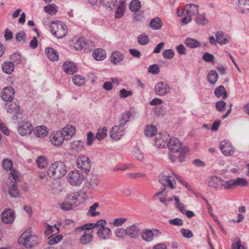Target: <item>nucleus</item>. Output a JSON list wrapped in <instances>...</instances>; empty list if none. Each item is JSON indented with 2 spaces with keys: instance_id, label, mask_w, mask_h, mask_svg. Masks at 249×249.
I'll return each mask as SVG.
<instances>
[{
  "instance_id": "nucleus-1",
  "label": "nucleus",
  "mask_w": 249,
  "mask_h": 249,
  "mask_svg": "<svg viewBox=\"0 0 249 249\" xmlns=\"http://www.w3.org/2000/svg\"><path fill=\"white\" fill-rule=\"evenodd\" d=\"M66 173V166L61 161H56L52 163L47 171L48 176L54 179L62 178Z\"/></svg>"
},
{
  "instance_id": "nucleus-2",
  "label": "nucleus",
  "mask_w": 249,
  "mask_h": 249,
  "mask_svg": "<svg viewBox=\"0 0 249 249\" xmlns=\"http://www.w3.org/2000/svg\"><path fill=\"white\" fill-rule=\"evenodd\" d=\"M18 242L20 245H23L26 248L32 249L37 246L39 243V239L37 236L31 234L26 231L21 234Z\"/></svg>"
},
{
  "instance_id": "nucleus-3",
  "label": "nucleus",
  "mask_w": 249,
  "mask_h": 249,
  "mask_svg": "<svg viewBox=\"0 0 249 249\" xmlns=\"http://www.w3.org/2000/svg\"><path fill=\"white\" fill-rule=\"evenodd\" d=\"M51 33L57 38H61L67 33V26L61 21H53L50 26Z\"/></svg>"
},
{
  "instance_id": "nucleus-4",
  "label": "nucleus",
  "mask_w": 249,
  "mask_h": 249,
  "mask_svg": "<svg viewBox=\"0 0 249 249\" xmlns=\"http://www.w3.org/2000/svg\"><path fill=\"white\" fill-rule=\"evenodd\" d=\"M5 107L8 113L13 114L12 119L14 120H17L21 114L19 106L12 100L6 102Z\"/></svg>"
},
{
  "instance_id": "nucleus-5",
  "label": "nucleus",
  "mask_w": 249,
  "mask_h": 249,
  "mask_svg": "<svg viewBox=\"0 0 249 249\" xmlns=\"http://www.w3.org/2000/svg\"><path fill=\"white\" fill-rule=\"evenodd\" d=\"M68 180L71 185L73 186L79 185L84 179L83 173L78 170L70 172L68 176Z\"/></svg>"
},
{
  "instance_id": "nucleus-6",
  "label": "nucleus",
  "mask_w": 249,
  "mask_h": 249,
  "mask_svg": "<svg viewBox=\"0 0 249 249\" xmlns=\"http://www.w3.org/2000/svg\"><path fill=\"white\" fill-rule=\"evenodd\" d=\"M76 164L77 167L84 172H88L90 170V161L87 156H79L76 160Z\"/></svg>"
},
{
  "instance_id": "nucleus-7",
  "label": "nucleus",
  "mask_w": 249,
  "mask_h": 249,
  "mask_svg": "<svg viewBox=\"0 0 249 249\" xmlns=\"http://www.w3.org/2000/svg\"><path fill=\"white\" fill-rule=\"evenodd\" d=\"M2 165L5 170H10V176L9 179L12 181V179L15 180H18V172L15 169L12 168L13 163L11 160L4 159L2 162Z\"/></svg>"
},
{
  "instance_id": "nucleus-8",
  "label": "nucleus",
  "mask_w": 249,
  "mask_h": 249,
  "mask_svg": "<svg viewBox=\"0 0 249 249\" xmlns=\"http://www.w3.org/2000/svg\"><path fill=\"white\" fill-rule=\"evenodd\" d=\"M140 234L143 240L146 242H151L153 240L154 235L161 234V232L158 229H152L150 230L146 229L142 231Z\"/></svg>"
},
{
  "instance_id": "nucleus-9",
  "label": "nucleus",
  "mask_w": 249,
  "mask_h": 249,
  "mask_svg": "<svg viewBox=\"0 0 249 249\" xmlns=\"http://www.w3.org/2000/svg\"><path fill=\"white\" fill-rule=\"evenodd\" d=\"M169 137V135L165 131L160 133L155 139L156 145L160 148L165 147L168 144Z\"/></svg>"
},
{
  "instance_id": "nucleus-10",
  "label": "nucleus",
  "mask_w": 249,
  "mask_h": 249,
  "mask_svg": "<svg viewBox=\"0 0 249 249\" xmlns=\"http://www.w3.org/2000/svg\"><path fill=\"white\" fill-rule=\"evenodd\" d=\"M170 90L169 85L163 82H159L155 86V91L159 96L165 95L170 92Z\"/></svg>"
},
{
  "instance_id": "nucleus-11",
  "label": "nucleus",
  "mask_w": 249,
  "mask_h": 249,
  "mask_svg": "<svg viewBox=\"0 0 249 249\" xmlns=\"http://www.w3.org/2000/svg\"><path fill=\"white\" fill-rule=\"evenodd\" d=\"M33 130V126L29 122L22 123L18 126V133L21 136L30 135Z\"/></svg>"
},
{
  "instance_id": "nucleus-12",
  "label": "nucleus",
  "mask_w": 249,
  "mask_h": 249,
  "mask_svg": "<svg viewBox=\"0 0 249 249\" xmlns=\"http://www.w3.org/2000/svg\"><path fill=\"white\" fill-rule=\"evenodd\" d=\"M15 93V89L12 87H7L2 90L1 98L5 102L12 101L14 97Z\"/></svg>"
},
{
  "instance_id": "nucleus-13",
  "label": "nucleus",
  "mask_w": 249,
  "mask_h": 249,
  "mask_svg": "<svg viewBox=\"0 0 249 249\" xmlns=\"http://www.w3.org/2000/svg\"><path fill=\"white\" fill-rule=\"evenodd\" d=\"M167 146L170 151L172 153H176L179 151L182 146V143L177 138H170L169 141L167 144Z\"/></svg>"
},
{
  "instance_id": "nucleus-14",
  "label": "nucleus",
  "mask_w": 249,
  "mask_h": 249,
  "mask_svg": "<svg viewBox=\"0 0 249 249\" xmlns=\"http://www.w3.org/2000/svg\"><path fill=\"white\" fill-rule=\"evenodd\" d=\"M220 149L222 153L225 156L232 155L235 152V149L231 143L225 141L221 142Z\"/></svg>"
},
{
  "instance_id": "nucleus-15",
  "label": "nucleus",
  "mask_w": 249,
  "mask_h": 249,
  "mask_svg": "<svg viewBox=\"0 0 249 249\" xmlns=\"http://www.w3.org/2000/svg\"><path fill=\"white\" fill-rule=\"evenodd\" d=\"M223 32L219 31L216 32L215 36V39L213 36H211L209 37L210 43L212 45H215L216 43L220 45H224L229 42V40L227 37H224L223 40H220L219 37L222 36Z\"/></svg>"
},
{
  "instance_id": "nucleus-16",
  "label": "nucleus",
  "mask_w": 249,
  "mask_h": 249,
  "mask_svg": "<svg viewBox=\"0 0 249 249\" xmlns=\"http://www.w3.org/2000/svg\"><path fill=\"white\" fill-rule=\"evenodd\" d=\"M124 134V128L118 125L114 126L111 129L109 136L113 140H119Z\"/></svg>"
},
{
  "instance_id": "nucleus-17",
  "label": "nucleus",
  "mask_w": 249,
  "mask_h": 249,
  "mask_svg": "<svg viewBox=\"0 0 249 249\" xmlns=\"http://www.w3.org/2000/svg\"><path fill=\"white\" fill-rule=\"evenodd\" d=\"M1 218L4 223H11L15 219V213L11 209L5 210L2 213Z\"/></svg>"
},
{
  "instance_id": "nucleus-18",
  "label": "nucleus",
  "mask_w": 249,
  "mask_h": 249,
  "mask_svg": "<svg viewBox=\"0 0 249 249\" xmlns=\"http://www.w3.org/2000/svg\"><path fill=\"white\" fill-rule=\"evenodd\" d=\"M126 229L127 235L131 238H138L141 233L138 225L136 224L127 227Z\"/></svg>"
},
{
  "instance_id": "nucleus-19",
  "label": "nucleus",
  "mask_w": 249,
  "mask_h": 249,
  "mask_svg": "<svg viewBox=\"0 0 249 249\" xmlns=\"http://www.w3.org/2000/svg\"><path fill=\"white\" fill-rule=\"evenodd\" d=\"M65 139L60 131L53 133L50 136V141L56 146L60 145L63 143Z\"/></svg>"
},
{
  "instance_id": "nucleus-20",
  "label": "nucleus",
  "mask_w": 249,
  "mask_h": 249,
  "mask_svg": "<svg viewBox=\"0 0 249 249\" xmlns=\"http://www.w3.org/2000/svg\"><path fill=\"white\" fill-rule=\"evenodd\" d=\"M97 234L100 239L107 240L110 238L111 235V231L109 228L102 226L98 229Z\"/></svg>"
},
{
  "instance_id": "nucleus-21",
  "label": "nucleus",
  "mask_w": 249,
  "mask_h": 249,
  "mask_svg": "<svg viewBox=\"0 0 249 249\" xmlns=\"http://www.w3.org/2000/svg\"><path fill=\"white\" fill-rule=\"evenodd\" d=\"M237 10L241 14L249 11V0H237Z\"/></svg>"
},
{
  "instance_id": "nucleus-22",
  "label": "nucleus",
  "mask_w": 249,
  "mask_h": 249,
  "mask_svg": "<svg viewBox=\"0 0 249 249\" xmlns=\"http://www.w3.org/2000/svg\"><path fill=\"white\" fill-rule=\"evenodd\" d=\"M64 71L68 74H73L77 71V68L73 62H65L62 66Z\"/></svg>"
},
{
  "instance_id": "nucleus-23",
  "label": "nucleus",
  "mask_w": 249,
  "mask_h": 249,
  "mask_svg": "<svg viewBox=\"0 0 249 249\" xmlns=\"http://www.w3.org/2000/svg\"><path fill=\"white\" fill-rule=\"evenodd\" d=\"M60 132L65 140H69L74 134L75 129L72 126L67 125L64 127Z\"/></svg>"
},
{
  "instance_id": "nucleus-24",
  "label": "nucleus",
  "mask_w": 249,
  "mask_h": 249,
  "mask_svg": "<svg viewBox=\"0 0 249 249\" xmlns=\"http://www.w3.org/2000/svg\"><path fill=\"white\" fill-rule=\"evenodd\" d=\"M124 59V55L119 51L113 52L110 56V62L112 64L116 65L122 62Z\"/></svg>"
},
{
  "instance_id": "nucleus-25",
  "label": "nucleus",
  "mask_w": 249,
  "mask_h": 249,
  "mask_svg": "<svg viewBox=\"0 0 249 249\" xmlns=\"http://www.w3.org/2000/svg\"><path fill=\"white\" fill-rule=\"evenodd\" d=\"M45 53L47 57L51 61H57L58 60V53L54 49L48 47L45 49Z\"/></svg>"
},
{
  "instance_id": "nucleus-26",
  "label": "nucleus",
  "mask_w": 249,
  "mask_h": 249,
  "mask_svg": "<svg viewBox=\"0 0 249 249\" xmlns=\"http://www.w3.org/2000/svg\"><path fill=\"white\" fill-rule=\"evenodd\" d=\"M99 184V179L96 175H92L91 177L87 179L85 185L89 189L94 188L97 187Z\"/></svg>"
},
{
  "instance_id": "nucleus-27",
  "label": "nucleus",
  "mask_w": 249,
  "mask_h": 249,
  "mask_svg": "<svg viewBox=\"0 0 249 249\" xmlns=\"http://www.w3.org/2000/svg\"><path fill=\"white\" fill-rule=\"evenodd\" d=\"M106 56V52L100 48L95 49L92 52V56L97 61L104 60Z\"/></svg>"
},
{
  "instance_id": "nucleus-28",
  "label": "nucleus",
  "mask_w": 249,
  "mask_h": 249,
  "mask_svg": "<svg viewBox=\"0 0 249 249\" xmlns=\"http://www.w3.org/2000/svg\"><path fill=\"white\" fill-rule=\"evenodd\" d=\"M34 134L37 137L43 138L48 134L47 128L45 126H38L35 128Z\"/></svg>"
},
{
  "instance_id": "nucleus-29",
  "label": "nucleus",
  "mask_w": 249,
  "mask_h": 249,
  "mask_svg": "<svg viewBox=\"0 0 249 249\" xmlns=\"http://www.w3.org/2000/svg\"><path fill=\"white\" fill-rule=\"evenodd\" d=\"M162 22L159 17L152 19L149 23V26L153 30H160L162 26Z\"/></svg>"
},
{
  "instance_id": "nucleus-30",
  "label": "nucleus",
  "mask_w": 249,
  "mask_h": 249,
  "mask_svg": "<svg viewBox=\"0 0 249 249\" xmlns=\"http://www.w3.org/2000/svg\"><path fill=\"white\" fill-rule=\"evenodd\" d=\"M186 14L189 15L194 16L198 13V6L195 4H189L185 6Z\"/></svg>"
},
{
  "instance_id": "nucleus-31",
  "label": "nucleus",
  "mask_w": 249,
  "mask_h": 249,
  "mask_svg": "<svg viewBox=\"0 0 249 249\" xmlns=\"http://www.w3.org/2000/svg\"><path fill=\"white\" fill-rule=\"evenodd\" d=\"M18 180H14L12 182H13L12 186L9 188L8 194L11 197L16 198L18 197L19 196V192L18 189V185L17 184V181Z\"/></svg>"
},
{
  "instance_id": "nucleus-32",
  "label": "nucleus",
  "mask_w": 249,
  "mask_h": 249,
  "mask_svg": "<svg viewBox=\"0 0 249 249\" xmlns=\"http://www.w3.org/2000/svg\"><path fill=\"white\" fill-rule=\"evenodd\" d=\"M214 93L215 95L218 97H222L223 99H225L228 97V93L224 87L220 85L217 87L214 90Z\"/></svg>"
},
{
  "instance_id": "nucleus-33",
  "label": "nucleus",
  "mask_w": 249,
  "mask_h": 249,
  "mask_svg": "<svg viewBox=\"0 0 249 249\" xmlns=\"http://www.w3.org/2000/svg\"><path fill=\"white\" fill-rule=\"evenodd\" d=\"M15 65L11 61L5 62L2 64V69L4 72L11 74L14 70Z\"/></svg>"
},
{
  "instance_id": "nucleus-34",
  "label": "nucleus",
  "mask_w": 249,
  "mask_h": 249,
  "mask_svg": "<svg viewBox=\"0 0 249 249\" xmlns=\"http://www.w3.org/2000/svg\"><path fill=\"white\" fill-rule=\"evenodd\" d=\"M185 45L191 48H196L201 46V43L198 40L188 37L185 40Z\"/></svg>"
},
{
  "instance_id": "nucleus-35",
  "label": "nucleus",
  "mask_w": 249,
  "mask_h": 249,
  "mask_svg": "<svg viewBox=\"0 0 249 249\" xmlns=\"http://www.w3.org/2000/svg\"><path fill=\"white\" fill-rule=\"evenodd\" d=\"M222 179L216 176L212 177L209 180L208 184L209 187L217 188L218 183H221Z\"/></svg>"
},
{
  "instance_id": "nucleus-36",
  "label": "nucleus",
  "mask_w": 249,
  "mask_h": 249,
  "mask_svg": "<svg viewBox=\"0 0 249 249\" xmlns=\"http://www.w3.org/2000/svg\"><path fill=\"white\" fill-rule=\"evenodd\" d=\"M130 116L131 114L128 112L122 113L119 118L118 125L124 127V125L128 121Z\"/></svg>"
},
{
  "instance_id": "nucleus-37",
  "label": "nucleus",
  "mask_w": 249,
  "mask_h": 249,
  "mask_svg": "<svg viewBox=\"0 0 249 249\" xmlns=\"http://www.w3.org/2000/svg\"><path fill=\"white\" fill-rule=\"evenodd\" d=\"M129 9L132 12H137L141 7V3L139 0H132L129 5Z\"/></svg>"
},
{
  "instance_id": "nucleus-38",
  "label": "nucleus",
  "mask_w": 249,
  "mask_h": 249,
  "mask_svg": "<svg viewBox=\"0 0 249 249\" xmlns=\"http://www.w3.org/2000/svg\"><path fill=\"white\" fill-rule=\"evenodd\" d=\"M207 79L210 83L214 84L218 79V75L215 71H210L207 74Z\"/></svg>"
},
{
  "instance_id": "nucleus-39",
  "label": "nucleus",
  "mask_w": 249,
  "mask_h": 249,
  "mask_svg": "<svg viewBox=\"0 0 249 249\" xmlns=\"http://www.w3.org/2000/svg\"><path fill=\"white\" fill-rule=\"evenodd\" d=\"M92 237L91 233L84 231L80 238V242L83 245H87L91 241Z\"/></svg>"
},
{
  "instance_id": "nucleus-40",
  "label": "nucleus",
  "mask_w": 249,
  "mask_h": 249,
  "mask_svg": "<svg viewBox=\"0 0 249 249\" xmlns=\"http://www.w3.org/2000/svg\"><path fill=\"white\" fill-rule=\"evenodd\" d=\"M145 134L147 137H153L157 133L156 127L153 125H148L144 131Z\"/></svg>"
},
{
  "instance_id": "nucleus-41",
  "label": "nucleus",
  "mask_w": 249,
  "mask_h": 249,
  "mask_svg": "<svg viewBox=\"0 0 249 249\" xmlns=\"http://www.w3.org/2000/svg\"><path fill=\"white\" fill-rule=\"evenodd\" d=\"M47 228L44 231L46 236L49 235L51 233H54V234H56L59 232V229L56 225L54 224L53 226L47 224Z\"/></svg>"
},
{
  "instance_id": "nucleus-42",
  "label": "nucleus",
  "mask_w": 249,
  "mask_h": 249,
  "mask_svg": "<svg viewBox=\"0 0 249 249\" xmlns=\"http://www.w3.org/2000/svg\"><path fill=\"white\" fill-rule=\"evenodd\" d=\"M99 205L98 203H95L89 208V209L87 212V215L92 217H94L97 215L100 214V213L99 212H96V209L99 207Z\"/></svg>"
},
{
  "instance_id": "nucleus-43",
  "label": "nucleus",
  "mask_w": 249,
  "mask_h": 249,
  "mask_svg": "<svg viewBox=\"0 0 249 249\" xmlns=\"http://www.w3.org/2000/svg\"><path fill=\"white\" fill-rule=\"evenodd\" d=\"M87 46V42H85V39L84 38H79L74 44V47L77 50H81L86 48Z\"/></svg>"
},
{
  "instance_id": "nucleus-44",
  "label": "nucleus",
  "mask_w": 249,
  "mask_h": 249,
  "mask_svg": "<svg viewBox=\"0 0 249 249\" xmlns=\"http://www.w3.org/2000/svg\"><path fill=\"white\" fill-rule=\"evenodd\" d=\"M49 241L48 244L49 245H53L59 243L63 239V236L61 234H58L55 236L53 235L48 237Z\"/></svg>"
},
{
  "instance_id": "nucleus-45",
  "label": "nucleus",
  "mask_w": 249,
  "mask_h": 249,
  "mask_svg": "<svg viewBox=\"0 0 249 249\" xmlns=\"http://www.w3.org/2000/svg\"><path fill=\"white\" fill-rule=\"evenodd\" d=\"M84 146V142L82 140L75 141L71 143V148L77 151H81Z\"/></svg>"
},
{
  "instance_id": "nucleus-46",
  "label": "nucleus",
  "mask_w": 249,
  "mask_h": 249,
  "mask_svg": "<svg viewBox=\"0 0 249 249\" xmlns=\"http://www.w3.org/2000/svg\"><path fill=\"white\" fill-rule=\"evenodd\" d=\"M57 6L55 4H50L49 5H47L44 6V10L47 13L51 15H55L57 12Z\"/></svg>"
},
{
  "instance_id": "nucleus-47",
  "label": "nucleus",
  "mask_w": 249,
  "mask_h": 249,
  "mask_svg": "<svg viewBox=\"0 0 249 249\" xmlns=\"http://www.w3.org/2000/svg\"><path fill=\"white\" fill-rule=\"evenodd\" d=\"M38 166L40 168H45L48 164V161L45 157L39 156L36 160Z\"/></svg>"
},
{
  "instance_id": "nucleus-48",
  "label": "nucleus",
  "mask_w": 249,
  "mask_h": 249,
  "mask_svg": "<svg viewBox=\"0 0 249 249\" xmlns=\"http://www.w3.org/2000/svg\"><path fill=\"white\" fill-rule=\"evenodd\" d=\"M220 185L222 186L225 190L232 189L234 187L233 179L228 181H225L222 179Z\"/></svg>"
},
{
  "instance_id": "nucleus-49",
  "label": "nucleus",
  "mask_w": 249,
  "mask_h": 249,
  "mask_svg": "<svg viewBox=\"0 0 249 249\" xmlns=\"http://www.w3.org/2000/svg\"><path fill=\"white\" fill-rule=\"evenodd\" d=\"M79 196V195L77 193H72L68 195L66 198L67 201L72 203L73 206H77L76 202H77L78 198Z\"/></svg>"
},
{
  "instance_id": "nucleus-50",
  "label": "nucleus",
  "mask_w": 249,
  "mask_h": 249,
  "mask_svg": "<svg viewBox=\"0 0 249 249\" xmlns=\"http://www.w3.org/2000/svg\"><path fill=\"white\" fill-rule=\"evenodd\" d=\"M195 21L197 24L201 25H206L208 23V21L205 17V14L200 15L196 17L195 19Z\"/></svg>"
},
{
  "instance_id": "nucleus-51",
  "label": "nucleus",
  "mask_w": 249,
  "mask_h": 249,
  "mask_svg": "<svg viewBox=\"0 0 249 249\" xmlns=\"http://www.w3.org/2000/svg\"><path fill=\"white\" fill-rule=\"evenodd\" d=\"M138 42L139 44L144 45L147 44L149 42V37L145 34L140 35L138 37Z\"/></svg>"
},
{
  "instance_id": "nucleus-52",
  "label": "nucleus",
  "mask_w": 249,
  "mask_h": 249,
  "mask_svg": "<svg viewBox=\"0 0 249 249\" xmlns=\"http://www.w3.org/2000/svg\"><path fill=\"white\" fill-rule=\"evenodd\" d=\"M21 57L20 53H14L11 56L10 59L15 65H18L21 62Z\"/></svg>"
},
{
  "instance_id": "nucleus-53",
  "label": "nucleus",
  "mask_w": 249,
  "mask_h": 249,
  "mask_svg": "<svg viewBox=\"0 0 249 249\" xmlns=\"http://www.w3.org/2000/svg\"><path fill=\"white\" fill-rule=\"evenodd\" d=\"M170 177L169 174L167 173V171H163L161 173H160L159 176V182L163 184H166V181L167 179Z\"/></svg>"
},
{
  "instance_id": "nucleus-54",
  "label": "nucleus",
  "mask_w": 249,
  "mask_h": 249,
  "mask_svg": "<svg viewBox=\"0 0 249 249\" xmlns=\"http://www.w3.org/2000/svg\"><path fill=\"white\" fill-rule=\"evenodd\" d=\"M72 81L74 84L78 86H81L85 83V79L82 76L79 75H75L73 76Z\"/></svg>"
},
{
  "instance_id": "nucleus-55",
  "label": "nucleus",
  "mask_w": 249,
  "mask_h": 249,
  "mask_svg": "<svg viewBox=\"0 0 249 249\" xmlns=\"http://www.w3.org/2000/svg\"><path fill=\"white\" fill-rule=\"evenodd\" d=\"M107 129L106 127L98 129L96 135V138L99 141L104 139L107 136Z\"/></svg>"
},
{
  "instance_id": "nucleus-56",
  "label": "nucleus",
  "mask_w": 249,
  "mask_h": 249,
  "mask_svg": "<svg viewBox=\"0 0 249 249\" xmlns=\"http://www.w3.org/2000/svg\"><path fill=\"white\" fill-rule=\"evenodd\" d=\"M93 223H88L84 225H83L81 227H77L75 229V231L76 232H79L81 231H86L85 230H89L93 229Z\"/></svg>"
},
{
  "instance_id": "nucleus-57",
  "label": "nucleus",
  "mask_w": 249,
  "mask_h": 249,
  "mask_svg": "<svg viewBox=\"0 0 249 249\" xmlns=\"http://www.w3.org/2000/svg\"><path fill=\"white\" fill-rule=\"evenodd\" d=\"M16 40L17 42L22 41L23 42L26 41V35L23 31L17 33L15 36Z\"/></svg>"
},
{
  "instance_id": "nucleus-58",
  "label": "nucleus",
  "mask_w": 249,
  "mask_h": 249,
  "mask_svg": "<svg viewBox=\"0 0 249 249\" xmlns=\"http://www.w3.org/2000/svg\"><path fill=\"white\" fill-rule=\"evenodd\" d=\"M234 187L235 186H245L248 184V181L246 179L237 178L236 179H233Z\"/></svg>"
},
{
  "instance_id": "nucleus-59",
  "label": "nucleus",
  "mask_w": 249,
  "mask_h": 249,
  "mask_svg": "<svg viewBox=\"0 0 249 249\" xmlns=\"http://www.w3.org/2000/svg\"><path fill=\"white\" fill-rule=\"evenodd\" d=\"M174 55V51L172 49H165L162 52V56L166 59H171Z\"/></svg>"
},
{
  "instance_id": "nucleus-60",
  "label": "nucleus",
  "mask_w": 249,
  "mask_h": 249,
  "mask_svg": "<svg viewBox=\"0 0 249 249\" xmlns=\"http://www.w3.org/2000/svg\"><path fill=\"white\" fill-rule=\"evenodd\" d=\"M107 4L102 3V5L105 7L107 9H108V10L111 11L113 9H115L117 7V0H113V1H111L110 0H107Z\"/></svg>"
},
{
  "instance_id": "nucleus-61",
  "label": "nucleus",
  "mask_w": 249,
  "mask_h": 249,
  "mask_svg": "<svg viewBox=\"0 0 249 249\" xmlns=\"http://www.w3.org/2000/svg\"><path fill=\"white\" fill-rule=\"evenodd\" d=\"M74 206L72 205V203L69 201H67V199H66L65 201L62 203L61 204V209L63 210L68 211L71 210L72 209Z\"/></svg>"
},
{
  "instance_id": "nucleus-62",
  "label": "nucleus",
  "mask_w": 249,
  "mask_h": 249,
  "mask_svg": "<svg viewBox=\"0 0 249 249\" xmlns=\"http://www.w3.org/2000/svg\"><path fill=\"white\" fill-rule=\"evenodd\" d=\"M174 200L175 201V205L178 210L183 213L185 212L184 205V204L179 202V198L178 196H174Z\"/></svg>"
},
{
  "instance_id": "nucleus-63",
  "label": "nucleus",
  "mask_w": 249,
  "mask_h": 249,
  "mask_svg": "<svg viewBox=\"0 0 249 249\" xmlns=\"http://www.w3.org/2000/svg\"><path fill=\"white\" fill-rule=\"evenodd\" d=\"M226 103L223 101L220 100L217 102L215 104V107L219 112H222L225 111L226 107Z\"/></svg>"
},
{
  "instance_id": "nucleus-64",
  "label": "nucleus",
  "mask_w": 249,
  "mask_h": 249,
  "mask_svg": "<svg viewBox=\"0 0 249 249\" xmlns=\"http://www.w3.org/2000/svg\"><path fill=\"white\" fill-rule=\"evenodd\" d=\"M124 8H123L122 5H119L115 11V17L116 18H121L124 15Z\"/></svg>"
}]
</instances>
